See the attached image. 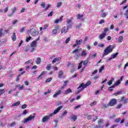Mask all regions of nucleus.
I'll return each instance as SVG.
<instances>
[{
    "label": "nucleus",
    "instance_id": "nucleus-6",
    "mask_svg": "<svg viewBox=\"0 0 128 128\" xmlns=\"http://www.w3.org/2000/svg\"><path fill=\"white\" fill-rule=\"evenodd\" d=\"M84 83L81 84L79 86L78 88V90L76 92V94H80V92H82V90H84V88H84Z\"/></svg>",
    "mask_w": 128,
    "mask_h": 128
},
{
    "label": "nucleus",
    "instance_id": "nucleus-45",
    "mask_svg": "<svg viewBox=\"0 0 128 128\" xmlns=\"http://www.w3.org/2000/svg\"><path fill=\"white\" fill-rule=\"evenodd\" d=\"M48 28V25L45 24L44 26L43 30H46Z\"/></svg>",
    "mask_w": 128,
    "mask_h": 128
},
{
    "label": "nucleus",
    "instance_id": "nucleus-25",
    "mask_svg": "<svg viewBox=\"0 0 128 128\" xmlns=\"http://www.w3.org/2000/svg\"><path fill=\"white\" fill-rule=\"evenodd\" d=\"M68 114V110H65L64 112L62 113V115L60 116V118H62L64 116H66Z\"/></svg>",
    "mask_w": 128,
    "mask_h": 128
},
{
    "label": "nucleus",
    "instance_id": "nucleus-46",
    "mask_svg": "<svg viewBox=\"0 0 128 128\" xmlns=\"http://www.w3.org/2000/svg\"><path fill=\"white\" fill-rule=\"evenodd\" d=\"M31 39H32V36H29V37H27L26 38V42H30V40Z\"/></svg>",
    "mask_w": 128,
    "mask_h": 128
},
{
    "label": "nucleus",
    "instance_id": "nucleus-39",
    "mask_svg": "<svg viewBox=\"0 0 128 128\" xmlns=\"http://www.w3.org/2000/svg\"><path fill=\"white\" fill-rule=\"evenodd\" d=\"M104 70V66H102L100 68H99V72L100 73L102 70Z\"/></svg>",
    "mask_w": 128,
    "mask_h": 128
},
{
    "label": "nucleus",
    "instance_id": "nucleus-27",
    "mask_svg": "<svg viewBox=\"0 0 128 128\" xmlns=\"http://www.w3.org/2000/svg\"><path fill=\"white\" fill-rule=\"evenodd\" d=\"M98 126H102V124H104V120L102 118L100 119V120L98 122Z\"/></svg>",
    "mask_w": 128,
    "mask_h": 128
},
{
    "label": "nucleus",
    "instance_id": "nucleus-47",
    "mask_svg": "<svg viewBox=\"0 0 128 128\" xmlns=\"http://www.w3.org/2000/svg\"><path fill=\"white\" fill-rule=\"evenodd\" d=\"M104 32L103 34H106V32H108V28H104Z\"/></svg>",
    "mask_w": 128,
    "mask_h": 128
},
{
    "label": "nucleus",
    "instance_id": "nucleus-54",
    "mask_svg": "<svg viewBox=\"0 0 128 128\" xmlns=\"http://www.w3.org/2000/svg\"><path fill=\"white\" fill-rule=\"evenodd\" d=\"M26 106H28L26 104H23L22 106H21V108H22V110L24 109V108H26Z\"/></svg>",
    "mask_w": 128,
    "mask_h": 128
},
{
    "label": "nucleus",
    "instance_id": "nucleus-5",
    "mask_svg": "<svg viewBox=\"0 0 128 128\" xmlns=\"http://www.w3.org/2000/svg\"><path fill=\"white\" fill-rule=\"evenodd\" d=\"M34 116H32L30 115V116H29L27 118L24 119V120L22 121V122L24 124H26V122H30V120H34Z\"/></svg>",
    "mask_w": 128,
    "mask_h": 128
},
{
    "label": "nucleus",
    "instance_id": "nucleus-21",
    "mask_svg": "<svg viewBox=\"0 0 128 128\" xmlns=\"http://www.w3.org/2000/svg\"><path fill=\"white\" fill-rule=\"evenodd\" d=\"M62 60V58H54L53 60L52 61V64H56V62H60V60Z\"/></svg>",
    "mask_w": 128,
    "mask_h": 128
},
{
    "label": "nucleus",
    "instance_id": "nucleus-44",
    "mask_svg": "<svg viewBox=\"0 0 128 128\" xmlns=\"http://www.w3.org/2000/svg\"><path fill=\"white\" fill-rule=\"evenodd\" d=\"M52 34H58V30L54 29L52 30Z\"/></svg>",
    "mask_w": 128,
    "mask_h": 128
},
{
    "label": "nucleus",
    "instance_id": "nucleus-4",
    "mask_svg": "<svg viewBox=\"0 0 128 128\" xmlns=\"http://www.w3.org/2000/svg\"><path fill=\"white\" fill-rule=\"evenodd\" d=\"M72 20H74V18L72 17L66 20V26L68 28H72Z\"/></svg>",
    "mask_w": 128,
    "mask_h": 128
},
{
    "label": "nucleus",
    "instance_id": "nucleus-36",
    "mask_svg": "<svg viewBox=\"0 0 128 128\" xmlns=\"http://www.w3.org/2000/svg\"><path fill=\"white\" fill-rule=\"evenodd\" d=\"M88 54L86 52V50H83L80 54L81 56H86Z\"/></svg>",
    "mask_w": 128,
    "mask_h": 128
},
{
    "label": "nucleus",
    "instance_id": "nucleus-22",
    "mask_svg": "<svg viewBox=\"0 0 128 128\" xmlns=\"http://www.w3.org/2000/svg\"><path fill=\"white\" fill-rule=\"evenodd\" d=\"M91 84H92V82L88 80L85 84H84V86L83 88H86L87 86H88Z\"/></svg>",
    "mask_w": 128,
    "mask_h": 128
},
{
    "label": "nucleus",
    "instance_id": "nucleus-52",
    "mask_svg": "<svg viewBox=\"0 0 128 128\" xmlns=\"http://www.w3.org/2000/svg\"><path fill=\"white\" fill-rule=\"evenodd\" d=\"M24 86L22 85V86H20V87H19L18 90H24Z\"/></svg>",
    "mask_w": 128,
    "mask_h": 128
},
{
    "label": "nucleus",
    "instance_id": "nucleus-35",
    "mask_svg": "<svg viewBox=\"0 0 128 128\" xmlns=\"http://www.w3.org/2000/svg\"><path fill=\"white\" fill-rule=\"evenodd\" d=\"M76 44H77L78 46L80 45V44L82 42V40H76Z\"/></svg>",
    "mask_w": 128,
    "mask_h": 128
},
{
    "label": "nucleus",
    "instance_id": "nucleus-14",
    "mask_svg": "<svg viewBox=\"0 0 128 128\" xmlns=\"http://www.w3.org/2000/svg\"><path fill=\"white\" fill-rule=\"evenodd\" d=\"M62 93V92L60 90H58L53 95V98H57Z\"/></svg>",
    "mask_w": 128,
    "mask_h": 128
},
{
    "label": "nucleus",
    "instance_id": "nucleus-49",
    "mask_svg": "<svg viewBox=\"0 0 128 128\" xmlns=\"http://www.w3.org/2000/svg\"><path fill=\"white\" fill-rule=\"evenodd\" d=\"M52 78H49L46 80V82H50L52 81Z\"/></svg>",
    "mask_w": 128,
    "mask_h": 128
},
{
    "label": "nucleus",
    "instance_id": "nucleus-18",
    "mask_svg": "<svg viewBox=\"0 0 128 128\" xmlns=\"http://www.w3.org/2000/svg\"><path fill=\"white\" fill-rule=\"evenodd\" d=\"M106 34L102 32L99 35L98 38L99 40H103L104 38H106Z\"/></svg>",
    "mask_w": 128,
    "mask_h": 128
},
{
    "label": "nucleus",
    "instance_id": "nucleus-1",
    "mask_svg": "<svg viewBox=\"0 0 128 128\" xmlns=\"http://www.w3.org/2000/svg\"><path fill=\"white\" fill-rule=\"evenodd\" d=\"M40 40V37H38L36 40H33L30 44V48H32L30 50V52H34V50H36V48L37 46L38 42Z\"/></svg>",
    "mask_w": 128,
    "mask_h": 128
},
{
    "label": "nucleus",
    "instance_id": "nucleus-48",
    "mask_svg": "<svg viewBox=\"0 0 128 128\" xmlns=\"http://www.w3.org/2000/svg\"><path fill=\"white\" fill-rule=\"evenodd\" d=\"M94 128H104V126L96 125L94 126Z\"/></svg>",
    "mask_w": 128,
    "mask_h": 128
},
{
    "label": "nucleus",
    "instance_id": "nucleus-16",
    "mask_svg": "<svg viewBox=\"0 0 128 128\" xmlns=\"http://www.w3.org/2000/svg\"><path fill=\"white\" fill-rule=\"evenodd\" d=\"M62 93V92L60 90H58L53 95V98H57Z\"/></svg>",
    "mask_w": 128,
    "mask_h": 128
},
{
    "label": "nucleus",
    "instance_id": "nucleus-8",
    "mask_svg": "<svg viewBox=\"0 0 128 128\" xmlns=\"http://www.w3.org/2000/svg\"><path fill=\"white\" fill-rule=\"evenodd\" d=\"M82 50V48H80V50L76 48L72 51V54H75V56H76V58H78V56H80V53H78V50Z\"/></svg>",
    "mask_w": 128,
    "mask_h": 128
},
{
    "label": "nucleus",
    "instance_id": "nucleus-11",
    "mask_svg": "<svg viewBox=\"0 0 128 128\" xmlns=\"http://www.w3.org/2000/svg\"><path fill=\"white\" fill-rule=\"evenodd\" d=\"M62 108V106H60L56 110H55L53 113L51 114H53V115L56 114H58V112H60V110H61Z\"/></svg>",
    "mask_w": 128,
    "mask_h": 128
},
{
    "label": "nucleus",
    "instance_id": "nucleus-29",
    "mask_svg": "<svg viewBox=\"0 0 128 128\" xmlns=\"http://www.w3.org/2000/svg\"><path fill=\"white\" fill-rule=\"evenodd\" d=\"M20 101H18L14 104H13L12 106H20Z\"/></svg>",
    "mask_w": 128,
    "mask_h": 128
},
{
    "label": "nucleus",
    "instance_id": "nucleus-24",
    "mask_svg": "<svg viewBox=\"0 0 128 128\" xmlns=\"http://www.w3.org/2000/svg\"><path fill=\"white\" fill-rule=\"evenodd\" d=\"M114 78L112 77L111 79L108 82V86H112V82H114Z\"/></svg>",
    "mask_w": 128,
    "mask_h": 128
},
{
    "label": "nucleus",
    "instance_id": "nucleus-42",
    "mask_svg": "<svg viewBox=\"0 0 128 128\" xmlns=\"http://www.w3.org/2000/svg\"><path fill=\"white\" fill-rule=\"evenodd\" d=\"M46 68L47 70H50V68H52V64H49L47 65Z\"/></svg>",
    "mask_w": 128,
    "mask_h": 128
},
{
    "label": "nucleus",
    "instance_id": "nucleus-3",
    "mask_svg": "<svg viewBox=\"0 0 128 128\" xmlns=\"http://www.w3.org/2000/svg\"><path fill=\"white\" fill-rule=\"evenodd\" d=\"M54 116V114H50L48 116H45L42 118V122H48L49 120L50 119V118Z\"/></svg>",
    "mask_w": 128,
    "mask_h": 128
},
{
    "label": "nucleus",
    "instance_id": "nucleus-10",
    "mask_svg": "<svg viewBox=\"0 0 128 128\" xmlns=\"http://www.w3.org/2000/svg\"><path fill=\"white\" fill-rule=\"evenodd\" d=\"M116 104V99L114 98L110 100L109 102V104L110 106H114Z\"/></svg>",
    "mask_w": 128,
    "mask_h": 128
},
{
    "label": "nucleus",
    "instance_id": "nucleus-9",
    "mask_svg": "<svg viewBox=\"0 0 128 128\" xmlns=\"http://www.w3.org/2000/svg\"><path fill=\"white\" fill-rule=\"evenodd\" d=\"M30 34L33 36H36V30L34 28H31L30 32Z\"/></svg>",
    "mask_w": 128,
    "mask_h": 128
},
{
    "label": "nucleus",
    "instance_id": "nucleus-59",
    "mask_svg": "<svg viewBox=\"0 0 128 128\" xmlns=\"http://www.w3.org/2000/svg\"><path fill=\"white\" fill-rule=\"evenodd\" d=\"M120 94H122V91H119L118 92H116L115 95L116 96H120Z\"/></svg>",
    "mask_w": 128,
    "mask_h": 128
},
{
    "label": "nucleus",
    "instance_id": "nucleus-17",
    "mask_svg": "<svg viewBox=\"0 0 128 128\" xmlns=\"http://www.w3.org/2000/svg\"><path fill=\"white\" fill-rule=\"evenodd\" d=\"M62 93V92L60 90H58L53 95V98H57Z\"/></svg>",
    "mask_w": 128,
    "mask_h": 128
},
{
    "label": "nucleus",
    "instance_id": "nucleus-19",
    "mask_svg": "<svg viewBox=\"0 0 128 128\" xmlns=\"http://www.w3.org/2000/svg\"><path fill=\"white\" fill-rule=\"evenodd\" d=\"M64 16H61V17L59 19H56L54 20V24H58V22H62V18Z\"/></svg>",
    "mask_w": 128,
    "mask_h": 128
},
{
    "label": "nucleus",
    "instance_id": "nucleus-62",
    "mask_svg": "<svg viewBox=\"0 0 128 128\" xmlns=\"http://www.w3.org/2000/svg\"><path fill=\"white\" fill-rule=\"evenodd\" d=\"M30 62H32V60H28L25 62V64H30Z\"/></svg>",
    "mask_w": 128,
    "mask_h": 128
},
{
    "label": "nucleus",
    "instance_id": "nucleus-13",
    "mask_svg": "<svg viewBox=\"0 0 128 128\" xmlns=\"http://www.w3.org/2000/svg\"><path fill=\"white\" fill-rule=\"evenodd\" d=\"M62 93V92L60 90H58L53 95V98H57Z\"/></svg>",
    "mask_w": 128,
    "mask_h": 128
},
{
    "label": "nucleus",
    "instance_id": "nucleus-41",
    "mask_svg": "<svg viewBox=\"0 0 128 128\" xmlns=\"http://www.w3.org/2000/svg\"><path fill=\"white\" fill-rule=\"evenodd\" d=\"M11 10L12 13L14 14V12H16V8L14 7L12 8L11 9Z\"/></svg>",
    "mask_w": 128,
    "mask_h": 128
},
{
    "label": "nucleus",
    "instance_id": "nucleus-60",
    "mask_svg": "<svg viewBox=\"0 0 128 128\" xmlns=\"http://www.w3.org/2000/svg\"><path fill=\"white\" fill-rule=\"evenodd\" d=\"M14 126H16V122H14L10 124V126L11 127Z\"/></svg>",
    "mask_w": 128,
    "mask_h": 128
},
{
    "label": "nucleus",
    "instance_id": "nucleus-51",
    "mask_svg": "<svg viewBox=\"0 0 128 128\" xmlns=\"http://www.w3.org/2000/svg\"><path fill=\"white\" fill-rule=\"evenodd\" d=\"M8 12V6H7L5 8V9L4 10V12L6 14V12Z\"/></svg>",
    "mask_w": 128,
    "mask_h": 128
},
{
    "label": "nucleus",
    "instance_id": "nucleus-40",
    "mask_svg": "<svg viewBox=\"0 0 128 128\" xmlns=\"http://www.w3.org/2000/svg\"><path fill=\"white\" fill-rule=\"evenodd\" d=\"M83 62H84V61H81V62L79 64L78 66V70H80V68H82V66Z\"/></svg>",
    "mask_w": 128,
    "mask_h": 128
},
{
    "label": "nucleus",
    "instance_id": "nucleus-15",
    "mask_svg": "<svg viewBox=\"0 0 128 128\" xmlns=\"http://www.w3.org/2000/svg\"><path fill=\"white\" fill-rule=\"evenodd\" d=\"M62 93V92L60 90H58L53 95V98H57Z\"/></svg>",
    "mask_w": 128,
    "mask_h": 128
},
{
    "label": "nucleus",
    "instance_id": "nucleus-57",
    "mask_svg": "<svg viewBox=\"0 0 128 128\" xmlns=\"http://www.w3.org/2000/svg\"><path fill=\"white\" fill-rule=\"evenodd\" d=\"M2 30H3L2 28L0 29V38L1 36H2V34H3Z\"/></svg>",
    "mask_w": 128,
    "mask_h": 128
},
{
    "label": "nucleus",
    "instance_id": "nucleus-33",
    "mask_svg": "<svg viewBox=\"0 0 128 128\" xmlns=\"http://www.w3.org/2000/svg\"><path fill=\"white\" fill-rule=\"evenodd\" d=\"M36 62L37 64H40L42 62V59L40 58H38Z\"/></svg>",
    "mask_w": 128,
    "mask_h": 128
},
{
    "label": "nucleus",
    "instance_id": "nucleus-23",
    "mask_svg": "<svg viewBox=\"0 0 128 128\" xmlns=\"http://www.w3.org/2000/svg\"><path fill=\"white\" fill-rule=\"evenodd\" d=\"M68 28H66V26L63 27L62 28L61 30V34H64V32L66 34V32H67Z\"/></svg>",
    "mask_w": 128,
    "mask_h": 128
},
{
    "label": "nucleus",
    "instance_id": "nucleus-61",
    "mask_svg": "<svg viewBox=\"0 0 128 128\" xmlns=\"http://www.w3.org/2000/svg\"><path fill=\"white\" fill-rule=\"evenodd\" d=\"M104 20L102 19L100 20V22H99V24H104Z\"/></svg>",
    "mask_w": 128,
    "mask_h": 128
},
{
    "label": "nucleus",
    "instance_id": "nucleus-2",
    "mask_svg": "<svg viewBox=\"0 0 128 128\" xmlns=\"http://www.w3.org/2000/svg\"><path fill=\"white\" fill-rule=\"evenodd\" d=\"M112 50H114V46L110 45L108 46L104 50V53L102 54V58L106 56H108V54H110V52H112Z\"/></svg>",
    "mask_w": 128,
    "mask_h": 128
},
{
    "label": "nucleus",
    "instance_id": "nucleus-43",
    "mask_svg": "<svg viewBox=\"0 0 128 128\" xmlns=\"http://www.w3.org/2000/svg\"><path fill=\"white\" fill-rule=\"evenodd\" d=\"M114 84L116 86H118L120 84V80H118V81L116 82H115Z\"/></svg>",
    "mask_w": 128,
    "mask_h": 128
},
{
    "label": "nucleus",
    "instance_id": "nucleus-56",
    "mask_svg": "<svg viewBox=\"0 0 128 128\" xmlns=\"http://www.w3.org/2000/svg\"><path fill=\"white\" fill-rule=\"evenodd\" d=\"M28 114V110H24L23 112L22 113V116H24V114Z\"/></svg>",
    "mask_w": 128,
    "mask_h": 128
},
{
    "label": "nucleus",
    "instance_id": "nucleus-38",
    "mask_svg": "<svg viewBox=\"0 0 128 128\" xmlns=\"http://www.w3.org/2000/svg\"><path fill=\"white\" fill-rule=\"evenodd\" d=\"M6 92L4 89H0V96L4 94Z\"/></svg>",
    "mask_w": 128,
    "mask_h": 128
},
{
    "label": "nucleus",
    "instance_id": "nucleus-26",
    "mask_svg": "<svg viewBox=\"0 0 128 128\" xmlns=\"http://www.w3.org/2000/svg\"><path fill=\"white\" fill-rule=\"evenodd\" d=\"M64 74V72L62 70H60L58 72V78H62V75Z\"/></svg>",
    "mask_w": 128,
    "mask_h": 128
},
{
    "label": "nucleus",
    "instance_id": "nucleus-31",
    "mask_svg": "<svg viewBox=\"0 0 128 128\" xmlns=\"http://www.w3.org/2000/svg\"><path fill=\"white\" fill-rule=\"evenodd\" d=\"M12 40H14V42L15 40H16V36L15 32L13 33V35L12 36Z\"/></svg>",
    "mask_w": 128,
    "mask_h": 128
},
{
    "label": "nucleus",
    "instance_id": "nucleus-55",
    "mask_svg": "<svg viewBox=\"0 0 128 128\" xmlns=\"http://www.w3.org/2000/svg\"><path fill=\"white\" fill-rule=\"evenodd\" d=\"M24 30H26V28H24V27H22L20 30V32H24Z\"/></svg>",
    "mask_w": 128,
    "mask_h": 128
},
{
    "label": "nucleus",
    "instance_id": "nucleus-28",
    "mask_svg": "<svg viewBox=\"0 0 128 128\" xmlns=\"http://www.w3.org/2000/svg\"><path fill=\"white\" fill-rule=\"evenodd\" d=\"M102 14H100L101 18H106V16L108 15V14L104 12V10H102Z\"/></svg>",
    "mask_w": 128,
    "mask_h": 128
},
{
    "label": "nucleus",
    "instance_id": "nucleus-53",
    "mask_svg": "<svg viewBox=\"0 0 128 128\" xmlns=\"http://www.w3.org/2000/svg\"><path fill=\"white\" fill-rule=\"evenodd\" d=\"M96 101H94L90 104V106H96Z\"/></svg>",
    "mask_w": 128,
    "mask_h": 128
},
{
    "label": "nucleus",
    "instance_id": "nucleus-20",
    "mask_svg": "<svg viewBox=\"0 0 128 128\" xmlns=\"http://www.w3.org/2000/svg\"><path fill=\"white\" fill-rule=\"evenodd\" d=\"M46 74V72H42L40 74L38 77V80H42V76H44V74Z\"/></svg>",
    "mask_w": 128,
    "mask_h": 128
},
{
    "label": "nucleus",
    "instance_id": "nucleus-64",
    "mask_svg": "<svg viewBox=\"0 0 128 128\" xmlns=\"http://www.w3.org/2000/svg\"><path fill=\"white\" fill-rule=\"evenodd\" d=\"M52 14H54V12L52 11L48 14V16H52Z\"/></svg>",
    "mask_w": 128,
    "mask_h": 128
},
{
    "label": "nucleus",
    "instance_id": "nucleus-34",
    "mask_svg": "<svg viewBox=\"0 0 128 128\" xmlns=\"http://www.w3.org/2000/svg\"><path fill=\"white\" fill-rule=\"evenodd\" d=\"M124 40V36H120L118 38V42H122Z\"/></svg>",
    "mask_w": 128,
    "mask_h": 128
},
{
    "label": "nucleus",
    "instance_id": "nucleus-7",
    "mask_svg": "<svg viewBox=\"0 0 128 128\" xmlns=\"http://www.w3.org/2000/svg\"><path fill=\"white\" fill-rule=\"evenodd\" d=\"M118 52H116V54H114L111 55V57L106 60L107 62H110V60H112L113 58H116V56H118Z\"/></svg>",
    "mask_w": 128,
    "mask_h": 128
},
{
    "label": "nucleus",
    "instance_id": "nucleus-30",
    "mask_svg": "<svg viewBox=\"0 0 128 128\" xmlns=\"http://www.w3.org/2000/svg\"><path fill=\"white\" fill-rule=\"evenodd\" d=\"M72 89L68 88L67 90H66L64 92L65 94H70V92H72Z\"/></svg>",
    "mask_w": 128,
    "mask_h": 128
},
{
    "label": "nucleus",
    "instance_id": "nucleus-37",
    "mask_svg": "<svg viewBox=\"0 0 128 128\" xmlns=\"http://www.w3.org/2000/svg\"><path fill=\"white\" fill-rule=\"evenodd\" d=\"M71 119L73 120L74 122H76V120H78V117L74 115L71 117Z\"/></svg>",
    "mask_w": 128,
    "mask_h": 128
},
{
    "label": "nucleus",
    "instance_id": "nucleus-12",
    "mask_svg": "<svg viewBox=\"0 0 128 128\" xmlns=\"http://www.w3.org/2000/svg\"><path fill=\"white\" fill-rule=\"evenodd\" d=\"M76 16L78 20H80L82 22L84 20V14H78Z\"/></svg>",
    "mask_w": 128,
    "mask_h": 128
},
{
    "label": "nucleus",
    "instance_id": "nucleus-63",
    "mask_svg": "<svg viewBox=\"0 0 128 128\" xmlns=\"http://www.w3.org/2000/svg\"><path fill=\"white\" fill-rule=\"evenodd\" d=\"M54 30H60V27L56 25L54 27Z\"/></svg>",
    "mask_w": 128,
    "mask_h": 128
},
{
    "label": "nucleus",
    "instance_id": "nucleus-32",
    "mask_svg": "<svg viewBox=\"0 0 128 128\" xmlns=\"http://www.w3.org/2000/svg\"><path fill=\"white\" fill-rule=\"evenodd\" d=\"M88 63V58L87 60L83 61V62H82L84 66H86Z\"/></svg>",
    "mask_w": 128,
    "mask_h": 128
},
{
    "label": "nucleus",
    "instance_id": "nucleus-50",
    "mask_svg": "<svg viewBox=\"0 0 128 128\" xmlns=\"http://www.w3.org/2000/svg\"><path fill=\"white\" fill-rule=\"evenodd\" d=\"M62 2H58L57 4V8H60V6H62Z\"/></svg>",
    "mask_w": 128,
    "mask_h": 128
},
{
    "label": "nucleus",
    "instance_id": "nucleus-58",
    "mask_svg": "<svg viewBox=\"0 0 128 128\" xmlns=\"http://www.w3.org/2000/svg\"><path fill=\"white\" fill-rule=\"evenodd\" d=\"M70 40V38H67L66 40V43L68 44Z\"/></svg>",
    "mask_w": 128,
    "mask_h": 128
}]
</instances>
